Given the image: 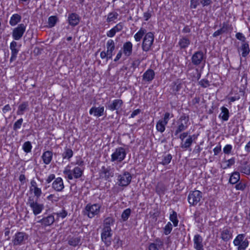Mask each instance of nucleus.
Masks as SVG:
<instances>
[{"instance_id": "obj_52", "label": "nucleus", "mask_w": 250, "mask_h": 250, "mask_svg": "<svg viewBox=\"0 0 250 250\" xmlns=\"http://www.w3.org/2000/svg\"><path fill=\"white\" fill-rule=\"evenodd\" d=\"M115 242L114 243V248L115 249H118L119 247H122L123 245V241L120 239L119 237L115 238Z\"/></svg>"}, {"instance_id": "obj_57", "label": "nucleus", "mask_w": 250, "mask_h": 250, "mask_svg": "<svg viewBox=\"0 0 250 250\" xmlns=\"http://www.w3.org/2000/svg\"><path fill=\"white\" fill-rule=\"evenodd\" d=\"M199 83L202 87L204 88L207 87L210 85L209 82L207 79H202Z\"/></svg>"}, {"instance_id": "obj_37", "label": "nucleus", "mask_w": 250, "mask_h": 250, "mask_svg": "<svg viewBox=\"0 0 250 250\" xmlns=\"http://www.w3.org/2000/svg\"><path fill=\"white\" fill-rule=\"evenodd\" d=\"M28 103L27 102H23L21 104L19 105L18 109L17 111V115H23L24 111L28 109Z\"/></svg>"}, {"instance_id": "obj_7", "label": "nucleus", "mask_w": 250, "mask_h": 250, "mask_svg": "<svg viewBox=\"0 0 250 250\" xmlns=\"http://www.w3.org/2000/svg\"><path fill=\"white\" fill-rule=\"evenodd\" d=\"M126 154L124 148L122 147L117 148L111 155V161L121 162L125 158Z\"/></svg>"}, {"instance_id": "obj_62", "label": "nucleus", "mask_w": 250, "mask_h": 250, "mask_svg": "<svg viewBox=\"0 0 250 250\" xmlns=\"http://www.w3.org/2000/svg\"><path fill=\"white\" fill-rule=\"evenodd\" d=\"M146 250H159L158 247H157V244H155L154 243H150L148 247V249Z\"/></svg>"}, {"instance_id": "obj_64", "label": "nucleus", "mask_w": 250, "mask_h": 250, "mask_svg": "<svg viewBox=\"0 0 250 250\" xmlns=\"http://www.w3.org/2000/svg\"><path fill=\"white\" fill-rule=\"evenodd\" d=\"M214 155H217L221 151V146L219 145L214 148L213 150Z\"/></svg>"}, {"instance_id": "obj_48", "label": "nucleus", "mask_w": 250, "mask_h": 250, "mask_svg": "<svg viewBox=\"0 0 250 250\" xmlns=\"http://www.w3.org/2000/svg\"><path fill=\"white\" fill-rule=\"evenodd\" d=\"M32 145L29 141L25 142L22 146V149L26 153H29L31 151Z\"/></svg>"}, {"instance_id": "obj_58", "label": "nucleus", "mask_w": 250, "mask_h": 250, "mask_svg": "<svg viewBox=\"0 0 250 250\" xmlns=\"http://www.w3.org/2000/svg\"><path fill=\"white\" fill-rule=\"evenodd\" d=\"M47 199L52 202H57L59 200V197L55 194H50L47 197Z\"/></svg>"}, {"instance_id": "obj_10", "label": "nucleus", "mask_w": 250, "mask_h": 250, "mask_svg": "<svg viewBox=\"0 0 250 250\" xmlns=\"http://www.w3.org/2000/svg\"><path fill=\"white\" fill-rule=\"evenodd\" d=\"M202 192L199 190H194L189 192L188 196V201L189 204L196 206L202 198Z\"/></svg>"}, {"instance_id": "obj_56", "label": "nucleus", "mask_w": 250, "mask_h": 250, "mask_svg": "<svg viewBox=\"0 0 250 250\" xmlns=\"http://www.w3.org/2000/svg\"><path fill=\"white\" fill-rule=\"evenodd\" d=\"M173 114H170L169 112H166L164 114V118L163 120H162V121L165 124H167L169 119L173 117Z\"/></svg>"}, {"instance_id": "obj_61", "label": "nucleus", "mask_w": 250, "mask_h": 250, "mask_svg": "<svg viewBox=\"0 0 250 250\" xmlns=\"http://www.w3.org/2000/svg\"><path fill=\"white\" fill-rule=\"evenodd\" d=\"M199 4V2L198 0H190V7L191 8L195 9L197 8V6Z\"/></svg>"}, {"instance_id": "obj_44", "label": "nucleus", "mask_w": 250, "mask_h": 250, "mask_svg": "<svg viewBox=\"0 0 250 250\" xmlns=\"http://www.w3.org/2000/svg\"><path fill=\"white\" fill-rule=\"evenodd\" d=\"M170 220L173 223L174 227H177L179 222L177 219V215L176 211L172 210V213L170 214Z\"/></svg>"}, {"instance_id": "obj_45", "label": "nucleus", "mask_w": 250, "mask_h": 250, "mask_svg": "<svg viewBox=\"0 0 250 250\" xmlns=\"http://www.w3.org/2000/svg\"><path fill=\"white\" fill-rule=\"evenodd\" d=\"M118 14L116 12H110L107 15L106 21L108 22L113 21L118 18Z\"/></svg>"}, {"instance_id": "obj_18", "label": "nucleus", "mask_w": 250, "mask_h": 250, "mask_svg": "<svg viewBox=\"0 0 250 250\" xmlns=\"http://www.w3.org/2000/svg\"><path fill=\"white\" fill-rule=\"evenodd\" d=\"M194 248L196 250H204L203 244V238L199 234H196L193 238Z\"/></svg>"}, {"instance_id": "obj_29", "label": "nucleus", "mask_w": 250, "mask_h": 250, "mask_svg": "<svg viewBox=\"0 0 250 250\" xmlns=\"http://www.w3.org/2000/svg\"><path fill=\"white\" fill-rule=\"evenodd\" d=\"M106 47H107V53L108 55V58L109 59H112V56L113 55V51L115 48V42L112 40H109L107 41L106 42Z\"/></svg>"}, {"instance_id": "obj_30", "label": "nucleus", "mask_w": 250, "mask_h": 250, "mask_svg": "<svg viewBox=\"0 0 250 250\" xmlns=\"http://www.w3.org/2000/svg\"><path fill=\"white\" fill-rule=\"evenodd\" d=\"M53 152L51 151L47 150L43 153L42 156V158L44 164L48 165L51 162Z\"/></svg>"}, {"instance_id": "obj_60", "label": "nucleus", "mask_w": 250, "mask_h": 250, "mask_svg": "<svg viewBox=\"0 0 250 250\" xmlns=\"http://www.w3.org/2000/svg\"><path fill=\"white\" fill-rule=\"evenodd\" d=\"M246 187V184L241 182L239 183L235 186V188L237 190H243Z\"/></svg>"}, {"instance_id": "obj_17", "label": "nucleus", "mask_w": 250, "mask_h": 250, "mask_svg": "<svg viewBox=\"0 0 250 250\" xmlns=\"http://www.w3.org/2000/svg\"><path fill=\"white\" fill-rule=\"evenodd\" d=\"M52 188L56 191H62L64 188L62 178L61 177L56 178L52 183Z\"/></svg>"}, {"instance_id": "obj_15", "label": "nucleus", "mask_w": 250, "mask_h": 250, "mask_svg": "<svg viewBox=\"0 0 250 250\" xmlns=\"http://www.w3.org/2000/svg\"><path fill=\"white\" fill-rule=\"evenodd\" d=\"M27 238L28 235L25 232H19L15 234L12 242L14 245H19Z\"/></svg>"}, {"instance_id": "obj_51", "label": "nucleus", "mask_w": 250, "mask_h": 250, "mask_svg": "<svg viewBox=\"0 0 250 250\" xmlns=\"http://www.w3.org/2000/svg\"><path fill=\"white\" fill-rule=\"evenodd\" d=\"M23 123L22 118H21L17 121L13 125V129L15 131L17 130L21 127V125Z\"/></svg>"}, {"instance_id": "obj_59", "label": "nucleus", "mask_w": 250, "mask_h": 250, "mask_svg": "<svg viewBox=\"0 0 250 250\" xmlns=\"http://www.w3.org/2000/svg\"><path fill=\"white\" fill-rule=\"evenodd\" d=\"M123 28V24L122 22H120L115 26L112 29L114 30L116 33L119 31H121Z\"/></svg>"}, {"instance_id": "obj_9", "label": "nucleus", "mask_w": 250, "mask_h": 250, "mask_svg": "<svg viewBox=\"0 0 250 250\" xmlns=\"http://www.w3.org/2000/svg\"><path fill=\"white\" fill-rule=\"evenodd\" d=\"M132 176L128 172H125L122 174H120L118 176V185L121 187H126L131 182Z\"/></svg>"}, {"instance_id": "obj_49", "label": "nucleus", "mask_w": 250, "mask_h": 250, "mask_svg": "<svg viewBox=\"0 0 250 250\" xmlns=\"http://www.w3.org/2000/svg\"><path fill=\"white\" fill-rule=\"evenodd\" d=\"M58 21V18L56 16H51L48 18V26L49 27L51 28L54 27L57 21Z\"/></svg>"}, {"instance_id": "obj_35", "label": "nucleus", "mask_w": 250, "mask_h": 250, "mask_svg": "<svg viewBox=\"0 0 250 250\" xmlns=\"http://www.w3.org/2000/svg\"><path fill=\"white\" fill-rule=\"evenodd\" d=\"M21 17L18 14H13L10 18L9 23L12 26H15L21 21Z\"/></svg>"}, {"instance_id": "obj_54", "label": "nucleus", "mask_w": 250, "mask_h": 250, "mask_svg": "<svg viewBox=\"0 0 250 250\" xmlns=\"http://www.w3.org/2000/svg\"><path fill=\"white\" fill-rule=\"evenodd\" d=\"M227 164L226 165L223 167V168L224 169H226L228 167H230L231 166L233 165L235 163V158H231V159L225 161V162Z\"/></svg>"}, {"instance_id": "obj_31", "label": "nucleus", "mask_w": 250, "mask_h": 250, "mask_svg": "<svg viewBox=\"0 0 250 250\" xmlns=\"http://www.w3.org/2000/svg\"><path fill=\"white\" fill-rule=\"evenodd\" d=\"M193 137L194 135H189L186 141L181 142V147L185 149L189 148L193 143Z\"/></svg>"}, {"instance_id": "obj_6", "label": "nucleus", "mask_w": 250, "mask_h": 250, "mask_svg": "<svg viewBox=\"0 0 250 250\" xmlns=\"http://www.w3.org/2000/svg\"><path fill=\"white\" fill-rule=\"evenodd\" d=\"M154 38V34L151 32H148L145 35L142 43V49L143 51L147 52L150 50L153 44Z\"/></svg>"}, {"instance_id": "obj_53", "label": "nucleus", "mask_w": 250, "mask_h": 250, "mask_svg": "<svg viewBox=\"0 0 250 250\" xmlns=\"http://www.w3.org/2000/svg\"><path fill=\"white\" fill-rule=\"evenodd\" d=\"M236 39L242 42V43L247 42L246 38L245 36L240 32H238L235 35Z\"/></svg>"}, {"instance_id": "obj_27", "label": "nucleus", "mask_w": 250, "mask_h": 250, "mask_svg": "<svg viewBox=\"0 0 250 250\" xmlns=\"http://www.w3.org/2000/svg\"><path fill=\"white\" fill-rule=\"evenodd\" d=\"M104 106H93L89 110L90 115L93 114L96 117H100L104 115Z\"/></svg>"}, {"instance_id": "obj_50", "label": "nucleus", "mask_w": 250, "mask_h": 250, "mask_svg": "<svg viewBox=\"0 0 250 250\" xmlns=\"http://www.w3.org/2000/svg\"><path fill=\"white\" fill-rule=\"evenodd\" d=\"M172 229V226L170 222H168L164 228V234L165 235L169 234Z\"/></svg>"}, {"instance_id": "obj_28", "label": "nucleus", "mask_w": 250, "mask_h": 250, "mask_svg": "<svg viewBox=\"0 0 250 250\" xmlns=\"http://www.w3.org/2000/svg\"><path fill=\"white\" fill-rule=\"evenodd\" d=\"M132 43L129 41L125 42L123 44V53L126 57H129L132 54Z\"/></svg>"}, {"instance_id": "obj_26", "label": "nucleus", "mask_w": 250, "mask_h": 250, "mask_svg": "<svg viewBox=\"0 0 250 250\" xmlns=\"http://www.w3.org/2000/svg\"><path fill=\"white\" fill-rule=\"evenodd\" d=\"M68 244L72 247H76L81 245V237L80 236H69L67 238Z\"/></svg>"}, {"instance_id": "obj_38", "label": "nucleus", "mask_w": 250, "mask_h": 250, "mask_svg": "<svg viewBox=\"0 0 250 250\" xmlns=\"http://www.w3.org/2000/svg\"><path fill=\"white\" fill-rule=\"evenodd\" d=\"M166 189V186L163 183L161 182L157 183L155 188V191L159 195L164 194Z\"/></svg>"}, {"instance_id": "obj_12", "label": "nucleus", "mask_w": 250, "mask_h": 250, "mask_svg": "<svg viewBox=\"0 0 250 250\" xmlns=\"http://www.w3.org/2000/svg\"><path fill=\"white\" fill-rule=\"evenodd\" d=\"M112 230L108 229H103L101 233L102 241L104 244L107 247L110 246L111 244V237L112 233Z\"/></svg>"}, {"instance_id": "obj_25", "label": "nucleus", "mask_w": 250, "mask_h": 250, "mask_svg": "<svg viewBox=\"0 0 250 250\" xmlns=\"http://www.w3.org/2000/svg\"><path fill=\"white\" fill-rule=\"evenodd\" d=\"M55 218L54 216L53 215H49L40 220L38 221V223H41L44 227H47L53 224Z\"/></svg>"}, {"instance_id": "obj_33", "label": "nucleus", "mask_w": 250, "mask_h": 250, "mask_svg": "<svg viewBox=\"0 0 250 250\" xmlns=\"http://www.w3.org/2000/svg\"><path fill=\"white\" fill-rule=\"evenodd\" d=\"M221 112L220 114L219 117L224 121H227L229 118V111L228 109L225 106H222L221 108Z\"/></svg>"}, {"instance_id": "obj_3", "label": "nucleus", "mask_w": 250, "mask_h": 250, "mask_svg": "<svg viewBox=\"0 0 250 250\" xmlns=\"http://www.w3.org/2000/svg\"><path fill=\"white\" fill-rule=\"evenodd\" d=\"M189 122V118L188 116L183 114L180 116L177 121V126L175 131V135H177L179 133L186 130L188 126V123Z\"/></svg>"}, {"instance_id": "obj_20", "label": "nucleus", "mask_w": 250, "mask_h": 250, "mask_svg": "<svg viewBox=\"0 0 250 250\" xmlns=\"http://www.w3.org/2000/svg\"><path fill=\"white\" fill-rule=\"evenodd\" d=\"M10 49L11 51V57L10 59V62L14 61L17 57L19 49L17 48V43L15 41H12L10 44Z\"/></svg>"}, {"instance_id": "obj_19", "label": "nucleus", "mask_w": 250, "mask_h": 250, "mask_svg": "<svg viewBox=\"0 0 250 250\" xmlns=\"http://www.w3.org/2000/svg\"><path fill=\"white\" fill-rule=\"evenodd\" d=\"M67 21L70 25L74 27L79 24L80 17L78 14L72 13L68 15Z\"/></svg>"}, {"instance_id": "obj_36", "label": "nucleus", "mask_w": 250, "mask_h": 250, "mask_svg": "<svg viewBox=\"0 0 250 250\" xmlns=\"http://www.w3.org/2000/svg\"><path fill=\"white\" fill-rule=\"evenodd\" d=\"M73 151L71 149L67 147H65L64 149V151L62 154V157L63 159H67L68 160L73 156Z\"/></svg>"}, {"instance_id": "obj_41", "label": "nucleus", "mask_w": 250, "mask_h": 250, "mask_svg": "<svg viewBox=\"0 0 250 250\" xmlns=\"http://www.w3.org/2000/svg\"><path fill=\"white\" fill-rule=\"evenodd\" d=\"M240 49L242 51V56L244 57H246L250 53V50L248 42L242 43Z\"/></svg>"}, {"instance_id": "obj_8", "label": "nucleus", "mask_w": 250, "mask_h": 250, "mask_svg": "<svg viewBox=\"0 0 250 250\" xmlns=\"http://www.w3.org/2000/svg\"><path fill=\"white\" fill-rule=\"evenodd\" d=\"M206 60V56L202 51H197L192 55L191 61L192 63L196 66H198L204 63Z\"/></svg>"}, {"instance_id": "obj_21", "label": "nucleus", "mask_w": 250, "mask_h": 250, "mask_svg": "<svg viewBox=\"0 0 250 250\" xmlns=\"http://www.w3.org/2000/svg\"><path fill=\"white\" fill-rule=\"evenodd\" d=\"M232 237V232L230 228H224L221 231V238L224 241H228Z\"/></svg>"}, {"instance_id": "obj_63", "label": "nucleus", "mask_w": 250, "mask_h": 250, "mask_svg": "<svg viewBox=\"0 0 250 250\" xmlns=\"http://www.w3.org/2000/svg\"><path fill=\"white\" fill-rule=\"evenodd\" d=\"M56 214L58 217L64 218L67 215V212L65 210H62V211L59 213H56Z\"/></svg>"}, {"instance_id": "obj_11", "label": "nucleus", "mask_w": 250, "mask_h": 250, "mask_svg": "<svg viewBox=\"0 0 250 250\" xmlns=\"http://www.w3.org/2000/svg\"><path fill=\"white\" fill-rule=\"evenodd\" d=\"M220 26V28L214 32L212 36L213 37H217L223 34L231 32L233 29L232 25L229 24L228 21L224 22Z\"/></svg>"}, {"instance_id": "obj_32", "label": "nucleus", "mask_w": 250, "mask_h": 250, "mask_svg": "<svg viewBox=\"0 0 250 250\" xmlns=\"http://www.w3.org/2000/svg\"><path fill=\"white\" fill-rule=\"evenodd\" d=\"M190 43V41L187 37H183L179 40L178 44L181 49L187 48Z\"/></svg>"}, {"instance_id": "obj_1", "label": "nucleus", "mask_w": 250, "mask_h": 250, "mask_svg": "<svg viewBox=\"0 0 250 250\" xmlns=\"http://www.w3.org/2000/svg\"><path fill=\"white\" fill-rule=\"evenodd\" d=\"M83 172V169L79 167H75L73 170L71 169L70 165H67L63 171L64 177L68 180L79 179L81 178Z\"/></svg>"}, {"instance_id": "obj_4", "label": "nucleus", "mask_w": 250, "mask_h": 250, "mask_svg": "<svg viewBox=\"0 0 250 250\" xmlns=\"http://www.w3.org/2000/svg\"><path fill=\"white\" fill-rule=\"evenodd\" d=\"M101 208V206L98 204L93 205L88 204L85 208L84 214L87 215L89 218H92L99 213Z\"/></svg>"}, {"instance_id": "obj_34", "label": "nucleus", "mask_w": 250, "mask_h": 250, "mask_svg": "<svg viewBox=\"0 0 250 250\" xmlns=\"http://www.w3.org/2000/svg\"><path fill=\"white\" fill-rule=\"evenodd\" d=\"M183 87V83L179 82L173 83L171 85V93L176 94Z\"/></svg>"}, {"instance_id": "obj_47", "label": "nucleus", "mask_w": 250, "mask_h": 250, "mask_svg": "<svg viewBox=\"0 0 250 250\" xmlns=\"http://www.w3.org/2000/svg\"><path fill=\"white\" fill-rule=\"evenodd\" d=\"M131 213V209L129 208H126L123 212L121 217L124 221H126L129 218Z\"/></svg>"}, {"instance_id": "obj_14", "label": "nucleus", "mask_w": 250, "mask_h": 250, "mask_svg": "<svg viewBox=\"0 0 250 250\" xmlns=\"http://www.w3.org/2000/svg\"><path fill=\"white\" fill-rule=\"evenodd\" d=\"M114 169L110 166H103L100 170V176L106 180L114 176Z\"/></svg>"}, {"instance_id": "obj_43", "label": "nucleus", "mask_w": 250, "mask_h": 250, "mask_svg": "<svg viewBox=\"0 0 250 250\" xmlns=\"http://www.w3.org/2000/svg\"><path fill=\"white\" fill-rule=\"evenodd\" d=\"M167 124H165L162 121V120H160L157 123L156 125V128L158 131L163 133L165 131L166 129V125Z\"/></svg>"}, {"instance_id": "obj_2", "label": "nucleus", "mask_w": 250, "mask_h": 250, "mask_svg": "<svg viewBox=\"0 0 250 250\" xmlns=\"http://www.w3.org/2000/svg\"><path fill=\"white\" fill-rule=\"evenodd\" d=\"M38 200L35 196H29L28 198L27 204L31 208L33 213L35 215L41 213L44 208V206L42 204L38 203Z\"/></svg>"}, {"instance_id": "obj_23", "label": "nucleus", "mask_w": 250, "mask_h": 250, "mask_svg": "<svg viewBox=\"0 0 250 250\" xmlns=\"http://www.w3.org/2000/svg\"><path fill=\"white\" fill-rule=\"evenodd\" d=\"M239 170L241 173L247 175H250V164L248 161H243L238 167Z\"/></svg>"}, {"instance_id": "obj_40", "label": "nucleus", "mask_w": 250, "mask_h": 250, "mask_svg": "<svg viewBox=\"0 0 250 250\" xmlns=\"http://www.w3.org/2000/svg\"><path fill=\"white\" fill-rule=\"evenodd\" d=\"M114 222L115 220L112 217H108L106 218L104 221L103 229H108L111 230L110 226L113 225Z\"/></svg>"}, {"instance_id": "obj_42", "label": "nucleus", "mask_w": 250, "mask_h": 250, "mask_svg": "<svg viewBox=\"0 0 250 250\" xmlns=\"http://www.w3.org/2000/svg\"><path fill=\"white\" fill-rule=\"evenodd\" d=\"M146 31L145 29L141 28L135 35L134 38L136 42H140L143 36L146 34Z\"/></svg>"}, {"instance_id": "obj_24", "label": "nucleus", "mask_w": 250, "mask_h": 250, "mask_svg": "<svg viewBox=\"0 0 250 250\" xmlns=\"http://www.w3.org/2000/svg\"><path fill=\"white\" fill-rule=\"evenodd\" d=\"M123 104V101L121 99H115L112 102L108 104L107 108L111 111L117 110L120 109Z\"/></svg>"}, {"instance_id": "obj_46", "label": "nucleus", "mask_w": 250, "mask_h": 250, "mask_svg": "<svg viewBox=\"0 0 250 250\" xmlns=\"http://www.w3.org/2000/svg\"><path fill=\"white\" fill-rule=\"evenodd\" d=\"M172 155L170 154H167L166 155L163 156V158L160 164L163 165H167L170 163L171 160L172 159Z\"/></svg>"}, {"instance_id": "obj_39", "label": "nucleus", "mask_w": 250, "mask_h": 250, "mask_svg": "<svg viewBox=\"0 0 250 250\" xmlns=\"http://www.w3.org/2000/svg\"><path fill=\"white\" fill-rule=\"evenodd\" d=\"M240 175L239 172H234L232 173L229 180V182L231 184H236L240 180Z\"/></svg>"}, {"instance_id": "obj_13", "label": "nucleus", "mask_w": 250, "mask_h": 250, "mask_svg": "<svg viewBox=\"0 0 250 250\" xmlns=\"http://www.w3.org/2000/svg\"><path fill=\"white\" fill-rule=\"evenodd\" d=\"M26 29V25L23 23L18 25L15 28L12 32L13 38L15 40H19L22 37Z\"/></svg>"}, {"instance_id": "obj_5", "label": "nucleus", "mask_w": 250, "mask_h": 250, "mask_svg": "<svg viewBox=\"0 0 250 250\" xmlns=\"http://www.w3.org/2000/svg\"><path fill=\"white\" fill-rule=\"evenodd\" d=\"M245 234H240L238 235L233 241L235 246H238V250H245L249 245V241L245 239Z\"/></svg>"}, {"instance_id": "obj_16", "label": "nucleus", "mask_w": 250, "mask_h": 250, "mask_svg": "<svg viewBox=\"0 0 250 250\" xmlns=\"http://www.w3.org/2000/svg\"><path fill=\"white\" fill-rule=\"evenodd\" d=\"M30 184L31 186L30 187V191H33L34 192L35 197L39 199L42 193L41 188L38 187V184L34 179L31 180Z\"/></svg>"}, {"instance_id": "obj_22", "label": "nucleus", "mask_w": 250, "mask_h": 250, "mask_svg": "<svg viewBox=\"0 0 250 250\" xmlns=\"http://www.w3.org/2000/svg\"><path fill=\"white\" fill-rule=\"evenodd\" d=\"M155 75L153 70L148 69L143 75L142 80L144 82L150 83L154 79Z\"/></svg>"}, {"instance_id": "obj_55", "label": "nucleus", "mask_w": 250, "mask_h": 250, "mask_svg": "<svg viewBox=\"0 0 250 250\" xmlns=\"http://www.w3.org/2000/svg\"><path fill=\"white\" fill-rule=\"evenodd\" d=\"M232 146L231 145H227L223 148V152L226 154H229L232 150Z\"/></svg>"}]
</instances>
